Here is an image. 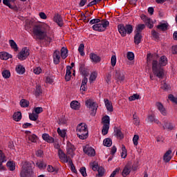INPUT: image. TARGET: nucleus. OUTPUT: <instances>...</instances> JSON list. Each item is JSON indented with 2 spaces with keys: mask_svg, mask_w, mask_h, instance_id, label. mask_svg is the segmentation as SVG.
<instances>
[{
  "mask_svg": "<svg viewBox=\"0 0 177 177\" xmlns=\"http://www.w3.org/2000/svg\"><path fill=\"white\" fill-rule=\"evenodd\" d=\"M118 29L122 37H126L127 34H132V31H133V27L131 24H127L125 26L124 24H119Z\"/></svg>",
  "mask_w": 177,
  "mask_h": 177,
  "instance_id": "20e7f679",
  "label": "nucleus"
},
{
  "mask_svg": "<svg viewBox=\"0 0 177 177\" xmlns=\"http://www.w3.org/2000/svg\"><path fill=\"white\" fill-rule=\"evenodd\" d=\"M138 140H139V136L134 135L133 138V142L134 146H138Z\"/></svg>",
  "mask_w": 177,
  "mask_h": 177,
  "instance_id": "338daca9",
  "label": "nucleus"
},
{
  "mask_svg": "<svg viewBox=\"0 0 177 177\" xmlns=\"http://www.w3.org/2000/svg\"><path fill=\"white\" fill-rule=\"evenodd\" d=\"M161 89H163V91H168L171 87L169 85L165 83V82H163L160 86Z\"/></svg>",
  "mask_w": 177,
  "mask_h": 177,
  "instance_id": "bf43d9fd",
  "label": "nucleus"
},
{
  "mask_svg": "<svg viewBox=\"0 0 177 177\" xmlns=\"http://www.w3.org/2000/svg\"><path fill=\"white\" fill-rule=\"evenodd\" d=\"M133 120L134 125H139L140 120H139V118L136 115V113L133 115Z\"/></svg>",
  "mask_w": 177,
  "mask_h": 177,
  "instance_id": "864d4df0",
  "label": "nucleus"
},
{
  "mask_svg": "<svg viewBox=\"0 0 177 177\" xmlns=\"http://www.w3.org/2000/svg\"><path fill=\"white\" fill-rule=\"evenodd\" d=\"M105 106L108 111L111 113L114 111V109L113 108V103L109 100V99H104Z\"/></svg>",
  "mask_w": 177,
  "mask_h": 177,
  "instance_id": "412c9836",
  "label": "nucleus"
},
{
  "mask_svg": "<svg viewBox=\"0 0 177 177\" xmlns=\"http://www.w3.org/2000/svg\"><path fill=\"white\" fill-rule=\"evenodd\" d=\"M172 153V151L171 149H169L163 156V161L165 162H169L171 161V158H172L169 155H171Z\"/></svg>",
  "mask_w": 177,
  "mask_h": 177,
  "instance_id": "5701e85b",
  "label": "nucleus"
},
{
  "mask_svg": "<svg viewBox=\"0 0 177 177\" xmlns=\"http://www.w3.org/2000/svg\"><path fill=\"white\" fill-rule=\"evenodd\" d=\"M29 119L31 121H37L38 120V115L36 113H32L29 114Z\"/></svg>",
  "mask_w": 177,
  "mask_h": 177,
  "instance_id": "3c124183",
  "label": "nucleus"
},
{
  "mask_svg": "<svg viewBox=\"0 0 177 177\" xmlns=\"http://www.w3.org/2000/svg\"><path fill=\"white\" fill-rule=\"evenodd\" d=\"M15 70L17 74H24L26 73V68L21 64L17 66Z\"/></svg>",
  "mask_w": 177,
  "mask_h": 177,
  "instance_id": "7c9ffc66",
  "label": "nucleus"
},
{
  "mask_svg": "<svg viewBox=\"0 0 177 177\" xmlns=\"http://www.w3.org/2000/svg\"><path fill=\"white\" fill-rule=\"evenodd\" d=\"M35 90L33 91V94L36 97H38L42 95V88L39 85H37Z\"/></svg>",
  "mask_w": 177,
  "mask_h": 177,
  "instance_id": "393cba45",
  "label": "nucleus"
},
{
  "mask_svg": "<svg viewBox=\"0 0 177 177\" xmlns=\"http://www.w3.org/2000/svg\"><path fill=\"white\" fill-rule=\"evenodd\" d=\"M90 59L93 63H100L102 58L96 55L95 53H91L89 55Z\"/></svg>",
  "mask_w": 177,
  "mask_h": 177,
  "instance_id": "2eb2a0df",
  "label": "nucleus"
},
{
  "mask_svg": "<svg viewBox=\"0 0 177 177\" xmlns=\"http://www.w3.org/2000/svg\"><path fill=\"white\" fill-rule=\"evenodd\" d=\"M111 64L112 67H115L117 64V57L115 55H112L111 58Z\"/></svg>",
  "mask_w": 177,
  "mask_h": 177,
  "instance_id": "5fc2aeb1",
  "label": "nucleus"
},
{
  "mask_svg": "<svg viewBox=\"0 0 177 177\" xmlns=\"http://www.w3.org/2000/svg\"><path fill=\"white\" fill-rule=\"evenodd\" d=\"M80 74L84 75V77H88L89 75V73L88 72V69L85 68V64L80 63V68H79Z\"/></svg>",
  "mask_w": 177,
  "mask_h": 177,
  "instance_id": "ddd939ff",
  "label": "nucleus"
},
{
  "mask_svg": "<svg viewBox=\"0 0 177 177\" xmlns=\"http://www.w3.org/2000/svg\"><path fill=\"white\" fill-rule=\"evenodd\" d=\"M34 111L38 115V114H41L44 111V109L42 107H36L34 109Z\"/></svg>",
  "mask_w": 177,
  "mask_h": 177,
  "instance_id": "69168bd1",
  "label": "nucleus"
},
{
  "mask_svg": "<svg viewBox=\"0 0 177 177\" xmlns=\"http://www.w3.org/2000/svg\"><path fill=\"white\" fill-rule=\"evenodd\" d=\"M151 34L154 39H160V34L157 32L155 30L151 31Z\"/></svg>",
  "mask_w": 177,
  "mask_h": 177,
  "instance_id": "680f3d73",
  "label": "nucleus"
},
{
  "mask_svg": "<svg viewBox=\"0 0 177 177\" xmlns=\"http://www.w3.org/2000/svg\"><path fill=\"white\" fill-rule=\"evenodd\" d=\"M84 48H85V46L84 45V44H81L79 46L78 52L80 53L81 56H85V53L84 52Z\"/></svg>",
  "mask_w": 177,
  "mask_h": 177,
  "instance_id": "a18cd8bd",
  "label": "nucleus"
},
{
  "mask_svg": "<svg viewBox=\"0 0 177 177\" xmlns=\"http://www.w3.org/2000/svg\"><path fill=\"white\" fill-rule=\"evenodd\" d=\"M115 77L117 78L118 81H124L125 80V75L124 74V72L120 70H116Z\"/></svg>",
  "mask_w": 177,
  "mask_h": 177,
  "instance_id": "f3484780",
  "label": "nucleus"
},
{
  "mask_svg": "<svg viewBox=\"0 0 177 177\" xmlns=\"http://www.w3.org/2000/svg\"><path fill=\"white\" fill-rule=\"evenodd\" d=\"M32 32L37 39H39L40 41H44L45 37H46V31H45V28L41 25L35 26L32 28Z\"/></svg>",
  "mask_w": 177,
  "mask_h": 177,
  "instance_id": "7ed1b4c3",
  "label": "nucleus"
},
{
  "mask_svg": "<svg viewBox=\"0 0 177 177\" xmlns=\"http://www.w3.org/2000/svg\"><path fill=\"white\" fill-rule=\"evenodd\" d=\"M12 55L6 53V52H1L0 53V59L1 60H8V59H12Z\"/></svg>",
  "mask_w": 177,
  "mask_h": 177,
  "instance_id": "bb28decb",
  "label": "nucleus"
},
{
  "mask_svg": "<svg viewBox=\"0 0 177 177\" xmlns=\"http://www.w3.org/2000/svg\"><path fill=\"white\" fill-rule=\"evenodd\" d=\"M71 68H73V67L70 66H66V73L65 75V80L67 82L71 80Z\"/></svg>",
  "mask_w": 177,
  "mask_h": 177,
  "instance_id": "cd10ccee",
  "label": "nucleus"
},
{
  "mask_svg": "<svg viewBox=\"0 0 177 177\" xmlns=\"http://www.w3.org/2000/svg\"><path fill=\"white\" fill-rule=\"evenodd\" d=\"M140 42H142V34L136 32V35H134V44H136V45H139Z\"/></svg>",
  "mask_w": 177,
  "mask_h": 177,
  "instance_id": "c85d7f7f",
  "label": "nucleus"
},
{
  "mask_svg": "<svg viewBox=\"0 0 177 177\" xmlns=\"http://www.w3.org/2000/svg\"><path fill=\"white\" fill-rule=\"evenodd\" d=\"M28 56H30V50L28 49L27 47L22 48L17 55V57L19 60H26Z\"/></svg>",
  "mask_w": 177,
  "mask_h": 177,
  "instance_id": "0eeeda50",
  "label": "nucleus"
},
{
  "mask_svg": "<svg viewBox=\"0 0 177 177\" xmlns=\"http://www.w3.org/2000/svg\"><path fill=\"white\" fill-rule=\"evenodd\" d=\"M165 128H167V129L172 130L174 129V125L171 123L165 122V125L163 126V129H165Z\"/></svg>",
  "mask_w": 177,
  "mask_h": 177,
  "instance_id": "4d7b16f0",
  "label": "nucleus"
},
{
  "mask_svg": "<svg viewBox=\"0 0 177 177\" xmlns=\"http://www.w3.org/2000/svg\"><path fill=\"white\" fill-rule=\"evenodd\" d=\"M144 28H146V25L140 24L136 26V32L141 34L142 30H144Z\"/></svg>",
  "mask_w": 177,
  "mask_h": 177,
  "instance_id": "c9c22d12",
  "label": "nucleus"
},
{
  "mask_svg": "<svg viewBox=\"0 0 177 177\" xmlns=\"http://www.w3.org/2000/svg\"><path fill=\"white\" fill-rule=\"evenodd\" d=\"M83 151L85 153V154H87V156H89L90 157H95V155L96 154L95 149L88 145L83 148Z\"/></svg>",
  "mask_w": 177,
  "mask_h": 177,
  "instance_id": "9d476101",
  "label": "nucleus"
},
{
  "mask_svg": "<svg viewBox=\"0 0 177 177\" xmlns=\"http://www.w3.org/2000/svg\"><path fill=\"white\" fill-rule=\"evenodd\" d=\"M16 2V0H3V3L6 6L9 7L10 9H12V10H17V6L12 3H15Z\"/></svg>",
  "mask_w": 177,
  "mask_h": 177,
  "instance_id": "9b49d317",
  "label": "nucleus"
},
{
  "mask_svg": "<svg viewBox=\"0 0 177 177\" xmlns=\"http://www.w3.org/2000/svg\"><path fill=\"white\" fill-rule=\"evenodd\" d=\"M20 106L21 107H28L30 106V102L27 100L22 99L20 101Z\"/></svg>",
  "mask_w": 177,
  "mask_h": 177,
  "instance_id": "37998d69",
  "label": "nucleus"
},
{
  "mask_svg": "<svg viewBox=\"0 0 177 177\" xmlns=\"http://www.w3.org/2000/svg\"><path fill=\"white\" fill-rule=\"evenodd\" d=\"M21 177H35L34 175V171H32V166L30 162H25L22 170L20 173Z\"/></svg>",
  "mask_w": 177,
  "mask_h": 177,
  "instance_id": "f03ea898",
  "label": "nucleus"
},
{
  "mask_svg": "<svg viewBox=\"0 0 177 177\" xmlns=\"http://www.w3.org/2000/svg\"><path fill=\"white\" fill-rule=\"evenodd\" d=\"M100 19H91L89 22L90 24H99V23H100Z\"/></svg>",
  "mask_w": 177,
  "mask_h": 177,
  "instance_id": "774afa93",
  "label": "nucleus"
},
{
  "mask_svg": "<svg viewBox=\"0 0 177 177\" xmlns=\"http://www.w3.org/2000/svg\"><path fill=\"white\" fill-rule=\"evenodd\" d=\"M109 129H110V126L109 124H104L102 130V135H107L109 133Z\"/></svg>",
  "mask_w": 177,
  "mask_h": 177,
  "instance_id": "79ce46f5",
  "label": "nucleus"
},
{
  "mask_svg": "<svg viewBox=\"0 0 177 177\" xmlns=\"http://www.w3.org/2000/svg\"><path fill=\"white\" fill-rule=\"evenodd\" d=\"M36 165L40 169H42V168H46V163L44 162V160L39 161L36 163Z\"/></svg>",
  "mask_w": 177,
  "mask_h": 177,
  "instance_id": "c03bdc74",
  "label": "nucleus"
},
{
  "mask_svg": "<svg viewBox=\"0 0 177 177\" xmlns=\"http://www.w3.org/2000/svg\"><path fill=\"white\" fill-rule=\"evenodd\" d=\"M122 153H121V157L122 158H127V148H125V145H122Z\"/></svg>",
  "mask_w": 177,
  "mask_h": 177,
  "instance_id": "603ef678",
  "label": "nucleus"
},
{
  "mask_svg": "<svg viewBox=\"0 0 177 177\" xmlns=\"http://www.w3.org/2000/svg\"><path fill=\"white\" fill-rule=\"evenodd\" d=\"M166 64H168V59L165 55L160 57L159 62L153 59L151 67L153 74L158 78L162 80L164 78V68L162 67L165 66Z\"/></svg>",
  "mask_w": 177,
  "mask_h": 177,
  "instance_id": "f257e3e1",
  "label": "nucleus"
},
{
  "mask_svg": "<svg viewBox=\"0 0 177 177\" xmlns=\"http://www.w3.org/2000/svg\"><path fill=\"white\" fill-rule=\"evenodd\" d=\"M140 97V95H139L138 93H136L130 96L129 97V100H130V102H132L133 100H138V99H139Z\"/></svg>",
  "mask_w": 177,
  "mask_h": 177,
  "instance_id": "6e6d98bb",
  "label": "nucleus"
},
{
  "mask_svg": "<svg viewBox=\"0 0 177 177\" xmlns=\"http://www.w3.org/2000/svg\"><path fill=\"white\" fill-rule=\"evenodd\" d=\"M12 118L15 121L19 122L20 120H21V112L18 111L17 113H15Z\"/></svg>",
  "mask_w": 177,
  "mask_h": 177,
  "instance_id": "4c0bfd02",
  "label": "nucleus"
},
{
  "mask_svg": "<svg viewBox=\"0 0 177 177\" xmlns=\"http://www.w3.org/2000/svg\"><path fill=\"white\" fill-rule=\"evenodd\" d=\"M109 24L110 22H109L107 19H102L98 24H94L92 28L93 30H94V31H98L99 32H102L103 31H106V29L107 28V27H109Z\"/></svg>",
  "mask_w": 177,
  "mask_h": 177,
  "instance_id": "39448f33",
  "label": "nucleus"
},
{
  "mask_svg": "<svg viewBox=\"0 0 177 177\" xmlns=\"http://www.w3.org/2000/svg\"><path fill=\"white\" fill-rule=\"evenodd\" d=\"M53 62L55 64L60 63V51L55 50L53 54Z\"/></svg>",
  "mask_w": 177,
  "mask_h": 177,
  "instance_id": "6ab92c4d",
  "label": "nucleus"
},
{
  "mask_svg": "<svg viewBox=\"0 0 177 177\" xmlns=\"http://www.w3.org/2000/svg\"><path fill=\"white\" fill-rule=\"evenodd\" d=\"M2 75L3 78H6V79L10 78V71L9 70H4L2 72Z\"/></svg>",
  "mask_w": 177,
  "mask_h": 177,
  "instance_id": "de8ad7c7",
  "label": "nucleus"
},
{
  "mask_svg": "<svg viewBox=\"0 0 177 177\" xmlns=\"http://www.w3.org/2000/svg\"><path fill=\"white\" fill-rule=\"evenodd\" d=\"M71 107L73 110H80V102L77 101H72L71 102Z\"/></svg>",
  "mask_w": 177,
  "mask_h": 177,
  "instance_id": "72a5a7b5",
  "label": "nucleus"
},
{
  "mask_svg": "<svg viewBox=\"0 0 177 177\" xmlns=\"http://www.w3.org/2000/svg\"><path fill=\"white\" fill-rule=\"evenodd\" d=\"M28 139L29 142L32 143H37V140H38V137L35 134H30L28 136Z\"/></svg>",
  "mask_w": 177,
  "mask_h": 177,
  "instance_id": "473e14b6",
  "label": "nucleus"
},
{
  "mask_svg": "<svg viewBox=\"0 0 177 177\" xmlns=\"http://www.w3.org/2000/svg\"><path fill=\"white\" fill-rule=\"evenodd\" d=\"M85 104L88 109L91 110V115L95 117L96 115V111L97 110V104L95 102H93L92 100L89 99L85 102Z\"/></svg>",
  "mask_w": 177,
  "mask_h": 177,
  "instance_id": "423d86ee",
  "label": "nucleus"
},
{
  "mask_svg": "<svg viewBox=\"0 0 177 177\" xmlns=\"http://www.w3.org/2000/svg\"><path fill=\"white\" fill-rule=\"evenodd\" d=\"M42 138L44 140L47 142L48 143H53L55 142V139L49 136L48 133H44L42 135Z\"/></svg>",
  "mask_w": 177,
  "mask_h": 177,
  "instance_id": "a878e982",
  "label": "nucleus"
},
{
  "mask_svg": "<svg viewBox=\"0 0 177 177\" xmlns=\"http://www.w3.org/2000/svg\"><path fill=\"white\" fill-rule=\"evenodd\" d=\"M54 21L55 23H57V24L59 26V27H63L64 26V23H63V17H62V15H59V14H56L54 16Z\"/></svg>",
  "mask_w": 177,
  "mask_h": 177,
  "instance_id": "dca6fc26",
  "label": "nucleus"
},
{
  "mask_svg": "<svg viewBox=\"0 0 177 177\" xmlns=\"http://www.w3.org/2000/svg\"><path fill=\"white\" fill-rule=\"evenodd\" d=\"M115 133L117 138H118L119 139H124V134H122V132L120 129L115 128Z\"/></svg>",
  "mask_w": 177,
  "mask_h": 177,
  "instance_id": "e433bc0d",
  "label": "nucleus"
},
{
  "mask_svg": "<svg viewBox=\"0 0 177 177\" xmlns=\"http://www.w3.org/2000/svg\"><path fill=\"white\" fill-rule=\"evenodd\" d=\"M3 162H6V156L2 150H0V171H5V167L2 165Z\"/></svg>",
  "mask_w": 177,
  "mask_h": 177,
  "instance_id": "4468645a",
  "label": "nucleus"
},
{
  "mask_svg": "<svg viewBox=\"0 0 177 177\" xmlns=\"http://www.w3.org/2000/svg\"><path fill=\"white\" fill-rule=\"evenodd\" d=\"M68 162H69V165H71V170L72 172H74V174H77V169H75V166L74 165V163H73V160L70 159Z\"/></svg>",
  "mask_w": 177,
  "mask_h": 177,
  "instance_id": "8fccbe9b",
  "label": "nucleus"
},
{
  "mask_svg": "<svg viewBox=\"0 0 177 177\" xmlns=\"http://www.w3.org/2000/svg\"><path fill=\"white\" fill-rule=\"evenodd\" d=\"M80 172L82 175V176H88V174H86V168H85V167H82V168H80Z\"/></svg>",
  "mask_w": 177,
  "mask_h": 177,
  "instance_id": "052dcab7",
  "label": "nucleus"
},
{
  "mask_svg": "<svg viewBox=\"0 0 177 177\" xmlns=\"http://www.w3.org/2000/svg\"><path fill=\"white\" fill-rule=\"evenodd\" d=\"M85 131H88V126L85 123H80L77 125L76 132H84Z\"/></svg>",
  "mask_w": 177,
  "mask_h": 177,
  "instance_id": "a211bd4d",
  "label": "nucleus"
},
{
  "mask_svg": "<svg viewBox=\"0 0 177 177\" xmlns=\"http://www.w3.org/2000/svg\"><path fill=\"white\" fill-rule=\"evenodd\" d=\"M102 121L104 125H108V127H110V117L109 115L104 116Z\"/></svg>",
  "mask_w": 177,
  "mask_h": 177,
  "instance_id": "58836bf2",
  "label": "nucleus"
},
{
  "mask_svg": "<svg viewBox=\"0 0 177 177\" xmlns=\"http://www.w3.org/2000/svg\"><path fill=\"white\" fill-rule=\"evenodd\" d=\"M103 145L106 147H111V145H113V141L111 140V138H105L103 141Z\"/></svg>",
  "mask_w": 177,
  "mask_h": 177,
  "instance_id": "ea45409f",
  "label": "nucleus"
},
{
  "mask_svg": "<svg viewBox=\"0 0 177 177\" xmlns=\"http://www.w3.org/2000/svg\"><path fill=\"white\" fill-rule=\"evenodd\" d=\"M156 106L162 115H167V111L161 102H156Z\"/></svg>",
  "mask_w": 177,
  "mask_h": 177,
  "instance_id": "aec40b11",
  "label": "nucleus"
},
{
  "mask_svg": "<svg viewBox=\"0 0 177 177\" xmlns=\"http://www.w3.org/2000/svg\"><path fill=\"white\" fill-rule=\"evenodd\" d=\"M90 165L93 169V171H97L100 167H99V164L96 162H93L90 163Z\"/></svg>",
  "mask_w": 177,
  "mask_h": 177,
  "instance_id": "49530a36",
  "label": "nucleus"
},
{
  "mask_svg": "<svg viewBox=\"0 0 177 177\" xmlns=\"http://www.w3.org/2000/svg\"><path fill=\"white\" fill-rule=\"evenodd\" d=\"M131 165L129 164H127L122 171V176H128V175H129V174H131Z\"/></svg>",
  "mask_w": 177,
  "mask_h": 177,
  "instance_id": "4be33fe9",
  "label": "nucleus"
},
{
  "mask_svg": "<svg viewBox=\"0 0 177 177\" xmlns=\"http://www.w3.org/2000/svg\"><path fill=\"white\" fill-rule=\"evenodd\" d=\"M57 133L61 138H66V129L61 130L60 128L57 129Z\"/></svg>",
  "mask_w": 177,
  "mask_h": 177,
  "instance_id": "09e8293b",
  "label": "nucleus"
},
{
  "mask_svg": "<svg viewBox=\"0 0 177 177\" xmlns=\"http://www.w3.org/2000/svg\"><path fill=\"white\" fill-rule=\"evenodd\" d=\"M168 23H160L159 25L156 26L158 30H161V31H167L168 30Z\"/></svg>",
  "mask_w": 177,
  "mask_h": 177,
  "instance_id": "c756f323",
  "label": "nucleus"
},
{
  "mask_svg": "<svg viewBox=\"0 0 177 177\" xmlns=\"http://www.w3.org/2000/svg\"><path fill=\"white\" fill-rule=\"evenodd\" d=\"M9 44L10 47L15 50V52H17L19 50V47L17 46V44L13 39L9 40Z\"/></svg>",
  "mask_w": 177,
  "mask_h": 177,
  "instance_id": "2f4dec72",
  "label": "nucleus"
},
{
  "mask_svg": "<svg viewBox=\"0 0 177 177\" xmlns=\"http://www.w3.org/2000/svg\"><path fill=\"white\" fill-rule=\"evenodd\" d=\"M7 167L10 171H15L16 169V165L12 161L7 162Z\"/></svg>",
  "mask_w": 177,
  "mask_h": 177,
  "instance_id": "a19ab883",
  "label": "nucleus"
},
{
  "mask_svg": "<svg viewBox=\"0 0 177 177\" xmlns=\"http://www.w3.org/2000/svg\"><path fill=\"white\" fill-rule=\"evenodd\" d=\"M97 172H98V177H102V176H103V175H104V168L100 167L97 169Z\"/></svg>",
  "mask_w": 177,
  "mask_h": 177,
  "instance_id": "0e129e2a",
  "label": "nucleus"
},
{
  "mask_svg": "<svg viewBox=\"0 0 177 177\" xmlns=\"http://www.w3.org/2000/svg\"><path fill=\"white\" fill-rule=\"evenodd\" d=\"M58 156L62 162H68V161L71 160V158L67 156V155L64 153V151L60 149L58 150Z\"/></svg>",
  "mask_w": 177,
  "mask_h": 177,
  "instance_id": "1a4fd4ad",
  "label": "nucleus"
},
{
  "mask_svg": "<svg viewBox=\"0 0 177 177\" xmlns=\"http://www.w3.org/2000/svg\"><path fill=\"white\" fill-rule=\"evenodd\" d=\"M141 19L144 21V23H145V26L148 28H153V27H154V25L153 24V21H151V19H150L147 16L142 15Z\"/></svg>",
  "mask_w": 177,
  "mask_h": 177,
  "instance_id": "6e6552de",
  "label": "nucleus"
},
{
  "mask_svg": "<svg viewBox=\"0 0 177 177\" xmlns=\"http://www.w3.org/2000/svg\"><path fill=\"white\" fill-rule=\"evenodd\" d=\"M68 50L67 48L63 47L61 49V57L62 59H66L67 56H68Z\"/></svg>",
  "mask_w": 177,
  "mask_h": 177,
  "instance_id": "f704fd0d",
  "label": "nucleus"
},
{
  "mask_svg": "<svg viewBox=\"0 0 177 177\" xmlns=\"http://www.w3.org/2000/svg\"><path fill=\"white\" fill-rule=\"evenodd\" d=\"M75 151V147L71 144L70 142H67L66 143V151L67 154L70 156H73L74 154V151Z\"/></svg>",
  "mask_w": 177,
  "mask_h": 177,
  "instance_id": "f8f14e48",
  "label": "nucleus"
},
{
  "mask_svg": "<svg viewBox=\"0 0 177 177\" xmlns=\"http://www.w3.org/2000/svg\"><path fill=\"white\" fill-rule=\"evenodd\" d=\"M88 130H86L84 131H80L79 133H77V136L78 138H80L82 140H84L88 138Z\"/></svg>",
  "mask_w": 177,
  "mask_h": 177,
  "instance_id": "b1692460",
  "label": "nucleus"
},
{
  "mask_svg": "<svg viewBox=\"0 0 177 177\" xmlns=\"http://www.w3.org/2000/svg\"><path fill=\"white\" fill-rule=\"evenodd\" d=\"M47 171L48 172H55L56 174H57L59 169H55V167H53L52 165H48L47 167Z\"/></svg>",
  "mask_w": 177,
  "mask_h": 177,
  "instance_id": "13d9d810",
  "label": "nucleus"
},
{
  "mask_svg": "<svg viewBox=\"0 0 177 177\" xmlns=\"http://www.w3.org/2000/svg\"><path fill=\"white\" fill-rule=\"evenodd\" d=\"M127 57L129 60H133L135 59V54L132 52L127 53Z\"/></svg>",
  "mask_w": 177,
  "mask_h": 177,
  "instance_id": "e2e57ef3",
  "label": "nucleus"
}]
</instances>
